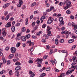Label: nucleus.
<instances>
[{
    "mask_svg": "<svg viewBox=\"0 0 77 77\" xmlns=\"http://www.w3.org/2000/svg\"><path fill=\"white\" fill-rule=\"evenodd\" d=\"M71 2L69 1L66 3V5H67L66 6V7L64 8V9L65 10H66L67 9H68V8H70V7H71Z\"/></svg>",
    "mask_w": 77,
    "mask_h": 77,
    "instance_id": "nucleus-1",
    "label": "nucleus"
},
{
    "mask_svg": "<svg viewBox=\"0 0 77 77\" xmlns=\"http://www.w3.org/2000/svg\"><path fill=\"white\" fill-rule=\"evenodd\" d=\"M72 60H73V62H74V63H73L74 65L77 63V57H76L75 56H74L73 57Z\"/></svg>",
    "mask_w": 77,
    "mask_h": 77,
    "instance_id": "nucleus-2",
    "label": "nucleus"
},
{
    "mask_svg": "<svg viewBox=\"0 0 77 77\" xmlns=\"http://www.w3.org/2000/svg\"><path fill=\"white\" fill-rule=\"evenodd\" d=\"M72 60H73V62H74V63H73L74 65L77 63V57H76L75 56H74L73 57Z\"/></svg>",
    "mask_w": 77,
    "mask_h": 77,
    "instance_id": "nucleus-3",
    "label": "nucleus"
},
{
    "mask_svg": "<svg viewBox=\"0 0 77 77\" xmlns=\"http://www.w3.org/2000/svg\"><path fill=\"white\" fill-rule=\"evenodd\" d=\"M43 61V59H39V58H37L35 61V62H37V64H39V62H40V63H41V62H42Z\"/></svg>",
    "mask_w": 77,
    "mask_h": 77,
    "instance_id": "nucleus-4",
    "label": "nucleus"
},
{
    "mask_svg": "<svg viewBox=\"0 0 77 77\" xmlns=\"http://www.w3.org/2000/svg\"><path fill=\"white\" fill-rule=\"evenodd\" d=\"M53 20H54V19H53V18L51 19V17H50L48 21V24H51V23H52V22H53Z\"/></svg>",
    "mask_w": 77,
    "mask_h": 77,
    "instance_id": "nucleus-5",
    "label": "nucleus"
},
{
    "mask_svg": "<svg viewBox=\"0 0 77 77\" xmlns=\"http://www.w3.org/2000/svg\"><path fill=\"white\" fill-rule=\"evenodd\" d=\"M75 69L71 70V68H70L69 69V70L66 72V74L68 75L69 74H71L72 72V71H74Z\"/></svg>",
    "mask_w": 77,
    "mask_h": 77,
    "instance_id": "nucleus-6",
    "label": "nucleus"
},
{
    "mask_svg": "<svg viewBox=\"0 0 77 77\" xmlns=\"http://www.w3.org/2000/svg\"><path fill=\"white\" fill-rule=\"evenodd\" d=\"M23 1L20 0L19 1V4L17 5V7H18V8H20V7L21 6V5H23Z\"/></svg>",
    "mask_w": 77,
    "mask_h": 77,
    "instance_id": "nucleus-7",
    "label": "nucleus"
},
{
    "mask_svg": "<svg viewBox=\"0 0 77 77\" xmlns=\"http://www.w3.org/2000/svg\"><path fill=\"white\" fill-rule=\"evenodd\" d=\"M72 26L74 27V30H76V29H77V25L75 24L74 22H72Z\"/></svg>",
    "mask_w": 77,
    "mask_h": 77,
    "instance_id": "nucleus-8",
    "label": "nucleus"
},
{
    "mask_svg": "<svg viewBox=\"0 0 77 77\" xmlns=\"http://www.w3.org/2000/svg\"><path fill=\"white\" fill-rule=\"evenodd\" d=\"M16 51V48L12 47L11 48V52L12 53H15Z\"/></svg>",
    "mask_w": 77,
    "mask_h": 77,
    "instance_id": "nucleus-9",
    "label": "nucleus"
},
{
    "mask_svg": "<svg viewBox=\"0 0 77 77\" xmlns=\"http://www.w3.org/2000/svg\"><path fill=\"white\" fill-rule=\"evenodd\" d=\"M10 5V3H7L4 5L3 6V8H4V9H5L6 8H7V7H8V6H9Z\"/></svg>",
    "mask_w": 77,
    "mask_h": 77,
    "instance_id": "nucleus-10",
    "label": "nucleus"
},
{
    "mask_svg": "<svg viewBox=\"0 0 77 77\" xmlns=\"http://www.w3.org/2000/svg\"><path fill=\"white\" fill-rule=\"evenodd\" d=\"M11 26V22H9L7 23L5 27H10Z\"/></svg>",
    "mask_w": 77,
    "mask_h": 77,
    "instance_id": "nucleus-11",
    "label": "nucleus"
},
{
    "mask_svg": "<svg viewBox=\"0 0 77 77\" xmlns=\"http://www.w3.org/2000/svg\"><path fill=\"white\" fill-rule=\"evenodd\" d=\"M45 18V17L44 16H43L41 17V18L40 19L41 23H43L44 20Z\"/></svg>",
    "mask_w": 77,
    "mask_h": 77,
    "instance_id": "nucleus-12",
    "label": "nucleus"
},
{
    "mask_svg": "<svg viewBox=\"0 0 77 77\" xmlns=\"http://www.w3.org/2000/svg\"><path fill=\"white\" fill-rule=\"evenodd\" d=\"M11 14H9L8 15H7V17H5V20H8L9 17H11Z\"/></svg>",
    "mask_w": 77,
    "mask_h": 77,
    "instance_id": "nucleus-13",
    "label": "nucleus"
},
{
    "mask_svg": "<svg viewBox=\"0 0 77 77\" xmlns=\"http://www.w3.org/2000/svg\"><path fill=\"white\" fill-rule=\"evenodd\" d=\"M26 44H29V46H31V45H32V42H31V41H28L26 42Z\"/></svg>",
    "mask_w": 77,
    "mask_h": 77,
    "instance_id": "nucleus-14",
    "label": "nucleus"
},
{
    "mask_svg": "<svg viewBox=\"0 0 77 77\" xmlns=\"http://www.w3.org/2000/svg\"><path fill=\"white\" fill-rule=\"evenodd\" d=\"M21 40L23 42H24V41H26V37L23 36Z\"/></svg>",
    "mask_w": 77,
    "mask_h": 77,
    "instance_id": "nucleus-15",
    "label": "nucleus"
},
{
    "mask_svg": "<svg viewBox=\"0 0 77 77\" xmlns=\"http://www.w3.org/2000/svg\"><path fill=\"white\" fill-rule=\"evenodd\" d=\"M15 70L16 71H18V70H21V67L17 66L16 67L15 69Z\"/></svg>",
    "mask_w": 77,
    "mask_h": 77,
    "instance_id": "nucleus-16",
    "label": "nucleus"
},
{
    "mask_svg": "<svg viewBox=\"0 0 77 77\" xmlns=\"http://www.w3.org/2000/svg\"><path fill=\"white\" fill-rule=\"evenodd\" d=\"M15 30V28L14 26H13L11 27V31L12 32H14Z\"/></svg>",
    "mask_w": 77,
    "mask_h": 77,
    "instance_id": "nucleus-17",
    "label": "nucleus"
},
{
    "mask_svg": "<svg viewBox=\"0 0 77 77\" xmlns=\"http://www.w3.org/2000/svg\"><path fill=\"white\" fill-rule=\"evenodd\" d=\"M74 41V40L73 39H71L69 40L68 41V43H72V42H73Z\"/></svg>",
    "mask_w": 77,
    "mask_h": 77,
    "instance_id": "nucleus-18",
    "label": "nucleus"
},
{
    "mask_svg": "<svg viewBox=\"0 0 77 77\" xmlns=\"http://www.w3.org/2000/svg\"><path fill=\"white\" fill-rule=\"evenodd\" d=\"M14 57V54H11L9 56V59H12V57Z\"/></svg>",
    "mask_w": 77,
    "mask_h": 77,
    "instance_id": "nucleus-19",
    "label": "nucleus"
},
{
    "mask_svg": "<svg viewBox=\"0 0 77 77\" xmlns=\"http://www.w3.org/2000/svg\"><path fill=\"white\" fill-rule=\"evenodd\" d=\"M55 43L56 45H57L59 44V41H58V39L57 38H56L55 39Z\"/></svg>",
    "mask_w": 77,
    "mask_h": 77,
    "instance_id": "nucleus-20",
    "label": "nucleus"
},
{
    "mask_svg": "<svg viewBox=\"0 0 77 77\" xmlns=\"http://www.w3.org/2000/svg\"><path fill=\"white\" fill-rule=\"evenodd\" d=\"M20 44L21 43L20 42H17V43L16 44V47L18 48L20 46Z\"/></svg>",
    "mask_w": 77,
    "mask_h": 77,
    "instance_id": "nucleus-21",
    "label": "nucleus"
},
{
    "mask_svg": "<svg viewBox=\"0 0 77 77\" xmlns=\"http://www.w3.org/2000/svg\"><path fill=\"white\" fill-rule=\"evenodd\" d=\"M59 21L60 22H61V21H63V17H61L59 18Z\"/></svg>",
    "mask_w": 77,
    "mask_h": 77,
    "instance_id": "nucleus-22",
    "label": "nucleus"
},
{
    "mask_svg": "<svg viewBox=\"0 0 77 77\" xmlns=\"http://www.w3.org/2000/svg\"><path fill=\"white\" fill-rule=\"evenodd\" d=\"M19 74V71H16L15 73V75H16V76H18V74Z\"/></svg>",
    "mask_w": 77,
    "mask_h": 77,
    "instance_id": "nucleus-23",
    "label": "nucleus"
},
{
    "mask_svg": "<svg viewBox=\"0 0 77 77\" xmlns=\"http://www.w3.org/2000/svg\"><path fill=\"white\" fill-rule=\"evenodd\" d=\"M63 24H64V22L62 21L61 22H60L59 26H63Z\"/></svg>",
    "mask_w": 77,
    "mask_h": 77,
    "instance_id": "nucleus-24",
    "label": "nucleus"
},
{
    "mask_svg": "<svg viewBox=\"0 0 77 77\" xmlns=\"http://www.w3.org/2000/svg\"><path fill=\"white\" fill-rule=\"evenodd\" d=\"M36 3L35 2L32 3L31 4V7H33V6H34L36 5Z\"/></svg>",
    "mask_w": 77,
    "mask_h": 77,
    "instance_id": "nucleus-25",
    "label": "nucleus"
},
{
    "mask_svg": "<svg viewBox=\"0 0 77 77\" xmlns=\"http://www.w3.org/2000/svg\"><path fill=\"white\" fill-rule=\"evenodd\" d=\"M30 35L29 34H28L26 35L25 36L26 38H27V39H29L30 38Z\"/></svg>",
    "mask_w": 77,
    "mask_h": 77,
    "instance_id": "nucleus-26",
    "label": "nucleus"
},
{
    "mask_svg": "<svg viewBox=\"0 0 77 77\" xmlns=\"http://www.w3.org/2000/svg\"><path fill=\"white\" fill-rule=\"evenodd\" d=\"M52 29V28L50 27V26H48L47 27V31H49L50 30H51Z\"/></svg>",
    "mask_w": 77,
    "mask_h": 77,
    "instance_id": "nucleus-27",
    "label": "nucleus"
},
{
    "mask_svg": "<svg viewBox=\"0 0 77 77\" xmlns=\"http://www.w3.org/2000/svg\"><path fill=\"white\" fill-rule=\"evenodd\" d=\"M25 21L26 22L25 24L26 25H27V24H29V22H28V18L26 19Z\"/></svg>",
    "mask_w": 77,
    "mask_h": 77,
    "instance_id": "nucleus-28",
    "label": "nucleus"
},
{
    "mask_svg": "<svg viewBox=\"0 0 77 77\" xmlns=\"http://www.w3.org/2000/svg\"><path fill=\"white\" fill-rule=\"evenodd\" d=\"M6 35V32H2V35L3 36H5Z\"/></svg>",
    "mask_w": 77,
    "mask_h": 77,
    "instance_id": "nucleus-29",
    "label": "nucleus"
},
{
    "mask_svg": "<svg viewBox=\"0 0 77 77\" xmlns=\"http://www.w3.org/2000/svg\"><path fill=\"white\" fill-rule=\"evenodd\" d=\"M53 53V50L51 49L50 50V52L49 53V54H51Z\"/></svg>",
    "mask_w": 77,
    "mask_h": 77,
    "instance_id": "nucleus-30",
    "label": "nucleus"
},
{
    "mask_svg": "<svg viewBox=\"0 0 77 77\" xmlns=\"http://www.w3.org/2000/svg\"><path fill=\"white\" fill-rule=\"evenodd\" d=\"M65 76V74H64V73H62L61 74V75L60 76H58V77H64Z\"/></svg>",
    "mask_w": 77,
    "mask_h": 77,
    "instance_id": "nucleus-31",
    "label": "nucleus"
},
{
    "mask_svg": "<svg viewBox=\"0 0 77 77\" xmlns=\"http://www.w3.org/2000/svg\"><path fill=\"white\" fill-rule=\"evenodd\" d=\"M22 32H25L26 31V28L25 27H23L22 28Z\"/></svg>",
    "mask_w": 77,
    "mask_h": 77,
    "instance_id": "nucleus-32",
    "label": "nucleus"
},
{
    "mask_svg": "<svg viewBox=\"0 0 77 77\" xmlns=\"http://www.w3.org/2000/svg\"><path fill=\"white\" fill-rule=\"evenodd\" d=\"M43 37H45V38L46 39L48 38V36H47V35H46V34H44L43 35Z\"/></svg>",
    "mask_w": 77,
    "mask_h": 77,
    "instance_id": "nucleus-33",
    "label": "nucleus"
},
{
    "mask_svg": "<svg viewBox=\"0 0 77 77\" xmlns=\"http://www.w3.org/2000/svg\"><path fill=\"white\" fill-rule=\"evenodd\" d=\"M21 63L20 62H17L15 63L16 65H21Z\"/></svg>",
    "mask_w": 77,
    "mask_h": 77,
    "instance_id": "nucleus-34",
    "label": "nucleus"
},
{
    "mask_svg": "<svg viewBox=\"0 0 77 77\" xmlns=\"http://www.w3.org/2000/svg\"><path fill=\"white\" fill-rule=\"evenodd\" d=\"M17 40H20L21 39V37H19L17 36V37L16 38Z\"/></svg>",
    "mask_w": 77,
    "mask_h": 77,
    "instance_id": "nucleus-35",
    "label": "nucleus"
},
{
    "mask_svg": "<svg viewBox=\"0 0 77 77\" xmlns=\"http://www.w3.org/2000/svg\"><path fill=\"white\" fill-rule=\"evenodd\" d=\"M50 69V68L49 67H48L46 69V71H49Z\"/></svg>",
    "mask_w": 77,
    "mask_h": 77,
    "instance_id": "nucleus-36",
    "label": "nucleus"
},
{
    "mask_svg": "<svg viewBox=\"0 0 77 77\" xmlns=\"http://www.w3.org/2000/svg\"><path fill=\"white\" fill-rule=\"evenodd\" d=\"M41 63H42V62H41V63L39 62V63L38 64V65L37 66H38V67H41Z\"/></svg>",
    "mask_w": 77,
    "mask_h": 77,
    "instance_id": "nucleus-37",
    "label": "nucleus"
},
{
    "mask_svg": "<svg viewBox=\"0 0 77 77\" xmlns=\"http://www.w3.org/2000/svg\"><path fill=\"white\" fill-rule=\"evenodd\" d=\"M60 42L61 43L64 42V40L63 39H61L60 40Z\"/></svg>",
    "mask_w": 77,
    "mask_h": 77,
    "instance_id": "nucleus-38",
    "label": "nucleus"
},
{
    "mask_svg": "<svg viewBox=\"0 0 77 77\" xmlns=\"http://www.w3.org/2000/svg\"><path fill=\"white\" fill-rule=\"evenodd\" d=\"M45 73H43L41 75V77H44V76H45Z\"/></svg>",
    "mask_w": 77,
    "mask_h": 77,
    "instance_id": "nucleus-39",
    "label": "nucleus"
},
{
    "mask_svg": "<svg viewBox=\"0 0 77 77\" xmlns=\"http://www.w3.org/2000/svg\"><path fill=\"white\" fill-rule=\"evenodd\" d=\"M57 63V61L56 60H54L53 63H52V65H54V63Z\"/></svg>",
    "mask_w": 77,
    "mask_h": 77,
    "instance_id": "nucleus-40",
    "label": "nucleus"
},
{
    "mask_svg": "<svg viewBox=\"0 0 77 77\" xmlns=\"http://www.w3.org/2000/svg\"><path fill=\"white\" fill-rule=\"evenodd\" d=\"M36 23H37V24H39V23H40V21L38 19L36 22Z\"/></svg>",
    "mask_w": 77,
    "mask_h": 77,
    "instance_id": "nucleus-41",
    "label": "nucleus"
},
{
    "mask_svg": "<svg viewBox=\"0 0 77 77\" xmlns=\"http://www.w3.org/2000/svg\"><path fill=\"white\" fill-rule=\"evenodd\" d=\"M35 23L36 22H33L32 23V26H35Z\"/></svg>",
    "mask_w": 77,
    "mask_h": 77,
    "instance_id": "nucleus-42",
    "label": "nucleus"
},
{
    "mask_svg": "<svg viewBox=\"0 0 77 77\" xmlns=\"http://www.w3.org/2000/svg\"><path fill=\"white\" fill-rule=\"evenodd\" d=\"M47 57H48V55H45L43 57V59H46Z\"/></svg>",
    "mask_w": 77,
    "mask_h": 77,
    "instance_id": "nucleus-43",
    "label": "nucleus"
},
{
    "mask_svg": "<svg viewBox=\"0 0 77 77\" xmlns=\"http://www.w3.org/2000/svg\"><path fill=\"white\" fill-rule=\"evenodd\" d=\"M50 10H51V11L52 10H53V9H54V7H53L52 6H51V7H50Z\"/></svg>",
    "mask_w": 77,
    "mask_h": 77,
    "instance_id": "nucleus-44",
    "label": "nucleus"
},
{
    "mask_svg": "<svg viewBox=\"0 0 77 77\" xmlns=\"http://www.w3.org/2000/svg\"><path fill=\"white\" fill-rule=\"evenodd\" d=\"M67 14H71V11L69 10H67L66 12Z\"/></svg>",
    "mask_w": 77,
    "mask_h": 77,
    "instance_id": "nucleus-45",
    "label": "nucleus"
},
{
    "mask_svg": "<svg viewBox=\"0 0 77 77\" xmlns=\"http://www.w3.org/2000/svg\"><path fill=\"white\" fill-rule=\"evenodd\" d=\"M42 42H46V40L45 39H43L42 41Z\"/></svg>",
    "mask_w": 77,
    "mask_h": 77,
    "instance_id": "nucleus-46",
    "label": "nucleus"
},
{
    "mask_svg": "<svg viewBox=\"0 0 77 77\" xmlns=\"http://www.w3.org/2000/svg\"><path fill=\"white\" fill-rule=\"evenodd\" d=\"M20 26V23H18L15 25V26Z\"/></svg>",
    "mask_w": 77,
    "mask_h": 77,
    "instance_id": "nucleus-47",
    "label": "nucleus"
},
{
    "mask_svg": "<svg viewBox=\"0 0 77 77\" xmlns=\"http://www.w3.org/2000/svg\"><path fill=\"white\" fill-rule=\"evenodd\" d=\"M76 67V66H72L71 67V68H72H72H74V69H75Z\"/></svg>",
    "mask_w": 77,
    "mask_h": 77,
    "instance_id": "nucleus-48",
    "label": "nucleus"
},
{
    "mask_svg": "<svg viewBox=\"0 0 77 77\" xmlns=\"http://www.w3.org/2000/svg\"><path fill=\"white\" fill-rule=\"evenodd\" d=\"M29 63H32L33 62V61L32 60H29Z\"/></svg>",
    "mask_w": 77,
    "mask_h": 77,
    "instance_id": "nucleus-49",
    "label": "nucleus"
},
{
    "mask_svg": "<svg viewBox=\"0 0 77 77\" xmlns=\"http://www.w3.org/2000/svg\"><path fill=\"white\" fill-rule=\"evenodd\" d=\"M75 47H76V45H74L72 47V50H74V48H75Z\"/></svg>",
    "mask_w": 77,
    "mask_h": 77,
    "instance_id": "nucleus-50",
    "label": "nucleus"
},
{
    "mask_svg": "<svg viewBox=\"0 0 77 77\" xmlns=\"http://www.w3.org/2000/svg\"><path fill=\"white\" fill-rule=\"evenodd\" d=\"M46 25V24H44L42 26V28H45V26Z\"/></svg>",
    "mask_w": 77,
    "mask_h": 77,
    "instance_id": "nucleus-51",
    "label": "nucleus"
},
{
    "mask_svg": "<svg viewBox=\"0 0 77 77\" xmlns=\"http://www.w3.org/2000/svg\"><path fill=\"white\" fill-rule=\"evenodd\" d=\"M21 35V33H18L17 35V36H19L20 37V36Z\"/></svg>",
    "mask_w": 77,
    "mask_h": 77,
    "instance_id": "nucleus-52",
    "label": "nucleus"
},
{
    "mask_svg": "<svg viewBox=\"0 0 77 77\" xmlns=\"http://www.w3.org/2000/svg\"><path fill=\"white\" fill-rule=\"evenodd\" d=\"M46 47H47L46 49L47 50H48V49H49V48H50V46H49V45H46Z\"/></svg>",
    "mask_w": 77,
    "mask_h": 77,
    "instance_id": "nucleus-53",
    "label": "nucleus"
},
{
    "mask_svg": "<svg viewBox=\"0 0 77 77\" xmlns=\"http://www.w3.org/2000/svg\"><path fill=\"white\" fill-rule=\"evenodd\" d=\"M32 37L33 38H34V39H36V38H37V37H36V36L32 35Z\"/></svg>",
    "mask_w": 77,
    "mask_h": 77,
    "instance_id": "nucleus-54",
    "label": "nucleus"
},
{
    "mask_svg": "<svg viewBox=\"0 0 77 77\" xmlns=\"http://www.w3.org/2000/svg\"><path fill=\"white\" fill-rule=\"evenodd\" d=\"M35 74L33 73L32 74H31L30 75V77H34V76H35Z\"/></svg>",
    "mask_w": 77,
    "mask_h": 77,
    "instance_id": "nucleus-55",
    "label": "nucleus"
},
{
    "mask_svg": "<svg viewBox=\"0 0 77 77\" xmlns=\"http://www.w3.org/2000/svg\"><path fill=\"white\" fill-rule=\"evenodd\" d=\"M77 37L76 36H75V35H73L72 36V38L73 39H75V38H76Z\"/></svg>",
    "mask_w": 77,
    "mask_h": 77,
    "instance_id": "nucleus-56",
    "label": "nucleus"
},
{
    "mask_svg": "<svg viewBox=\"0 0 77 77\" xmlns=\"http://www.w3.org/2000/svg\"><path fill=\"white\" fill-rule=\"evenodd\" d=\"M65 28L64 27H62V28L61 29V30H62V31H63V30H65Z\"/></svg>",
    "mask_w": 77,
    "mask_h": 77,
    "instance_id": "nucleus-57",
    "label": "nucleus"
},
{
    "mask_svg": "<svg viewBox=\"0 0 77 77\" xmlns=\"http://www.w3.org/2000/svg\"><path fill=\"white\" fill-rule=\"evenodd\" d=\"M12 70H11L9 72V74L10 75H12Z\"/></svg>",
    "mask_w": 77,
    "mask_h": 77,
    "instance_id": "nucleus-58",
    "label": "nucleus"
},
{
    "mask_svg": "<svg viewBox=\"0 0 77 77\" xmlns=\"http://www.w3.org/2000/svg\"><path fill=\"white\" fill-rule=\"evenodd\" d=\"M47 12H45L43 13V15L44 16H45L47 15Z\"/></svg>",
    "mask_w": 77,
    "mask_h": 77,
    "instance_id": "nucleus-59",
    "label": "nucleus"
},
{
    "mask_svg": "<svg viewBox=\"0 0 77 77\" xmlns=\"http://www.w3.org/2000/svg\"><path fill=\"white\" fill-rule=\"evenodd\" d=\"M29 74H33V72H32V71L30 70L29 72Z\"/></svg>",
    "mask_w": 77,
    "mask_h": 77,
    "instance_id": "nucleus-60",
    "label": "nucleus"
},
{
    "mask_svg": "<svg viewBox=\"0 0 77 77\" xmlns=\"http://www.w3.org/2000/svg\"><path fill=\"white\" fill-rule=\"evenodd\" d=\"M3 32H5V30H6L5 28H4L2 29Z\"/></svg>",
    "mask_w": 77,
    "mask_h": 77,
    "instance_id": "nucleus-61",
    "label": "nucleus"
},
{
    "mask_svg": "<svg viewBox=\"0 0 77 77\" xmlns=\"http://www.w3.org/2000/svg\"><path fill=\"white\" fill-rule=\"evenodd\" d=\"M47 35H48V36H52V34L51 33H48L47 34Z\"/></svg>",
    "mask_w": 77,
    "mask_h": 77,
    "instance_id": "nucleus-62",
    "label": "nucleus"
},
{
    "mask_svg": "<svg viewBox=\"0 0 77 77\" xmlns=\"http://www.w3.org/2000/svg\"><path fill=\"white\" fill-rule=\"evenodd\" d=\"M10 60H8L7 62V64H10Z\"/></svg>",
    "mask_w": 77,
    "mask_h": 77,
    "instance_id": "nucleus-63",
    "label": "nucleus"
},
{
    "mask_svg": "<svg viewBox=\"0 0 77 77\" xmlns=\"http://www.w3.org/2000/svg\"><path fill=\"white\" fill-rule=\"evenodd\" d=\"M74 55H76V56H77V51H75V52L74 53Z\"/></svg>",
    "mask_w": 77,
    "mask_h": 77,
    "instance_id": "nucleus-64",
    "label": "nucleus"
}]
</instances>
